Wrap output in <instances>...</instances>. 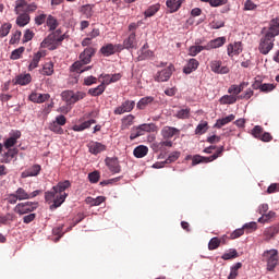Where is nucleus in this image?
I'll return each mask as SVG.
<instances>
[{"label":"nucleus","instance_id":"dca6fc26","mask_svg":"<svg viewBox=\"0 0 279 279\" xmlns=\"http://www.w3.org/2000/svg\"><path fill=\"white\" fill-rule=\"evenodd\" d=\"M137 46L136 33H129V36L123 41V47L126 49H136Z\"/></svg>","mask_w":279,"mask_h":279},{"label":"nucleus","instance_id":"3c124183","mask_svg":"<svg viewBox=\"0 0 279 279\" xmlns=\"http://www.w3.org/2000/svg\"><path fill=\"white\" fill-rule=\"evenodd\" d=\"M191 116V109L185 108V109H180V111L177 112L175 118L178 119H190Z\"/></svg>","mask_w":279,"mask_h":279},{"label":"nucleus","instance_id":"f3484780","mask_svg":"<svg viewBox=\"0 0 279 279\" xmlns=\"http://www.w3.org/2000/svg\"><path fill=\"white\" fill-rule=\"evenodd\" d=\"M228 56L233 58V56H239L243 51L242 43L235 41L233 44L228 45Z\"/></svg>","mask_w":279,"mask_h":279},{"label":"nucleus","instance_id":"c03bdc74","mask_svg":"<svg viewBox=\"0 0 279 279\" xmlns=\"http://www.w3.org/2000/svg\"><path fill=\"white\" fill-rule=\"evenodd\" d=\"M207 131H208V122L204 121L196 126L195 134H198V135L206 134Z\"/></svg>","mask_w":279,"mask_h":279},{"label":"nucleus","instance_id":"e433bc0d","mask_svg":"<svg viewBox=\"0 0 279 279\" xmlns=\"http://www.w3.org/2000/svg\"><path fill=\"white\" fill-rule=\"evenodd\" d=\"M46 24L49 27L50 32H54L58 28V20L53 15H48Z\"/></svg>","mask_w":279,"mask_h":279},{"label":"nucleus","instance_id":"ddd939ff","mask_svg":"<svg viewBox=\"0 0 279 279\" xmlns=\"http://www.w3.org/2000/svg\"><path fill=\"white\" fill-rule=\"evenodd\" d=\"M210 70L215 72V74H228L230 72L227 65H222V61H211Z\"/></svg>","mask_w":279,"mask_h":279},{"label":"nucleus","instance_id":"5701e85b","mask_svg":"<svg viewBox=\"0 0 279 279\" xmlns=\"http://www.w3.org/2000/svg\"><path fill=\"white\" fill-rule=\"evenodd\" d=\"M29 21H32V17L29 16V14L22 13V14H17L15 23L19 27H25V25H29Z\"/></svg>","mask_w":279,"mask_h":279},{"label":"nucleus","instance_id":"39448f33","mask_svg":"<svg viewBox=\"0 0 279 279\" xmlns=\"http://www.w3.org/2000/svg\"><path fill=\"white\" fill-rule=\"evenodd\" d=\"M86 97V93L84 92H73V90H64L61 93V98L68 106H73V104H77V101H82Z\"/></svg>","mask_w":279,"mask_h":279},{"label":"nucleus","instance_id":"f704fd0d","mask_svg":"<svg viewBox=\"0 0 279 279\" xmlns=\"http://www.w3.org/2000/svg\"><path fill=\"white\" fill-rule=\"evenodd\" d=\"M15 196H17L19 202H23L25 199H29V193H27V191H25V189L23 187H19L15 192H14Z\"/></svg>","mask_w":279,"mask_h":279},{"label":"nucleus","instance_id":"5fc2aeb1","mask_svg":"<svg viewBox=\"0 0 279 279\" xmlns=\"http://www.w3.org/2000/svg\"><path fill=\"white\" fill-rule=\"evenodd\" d=\"M167 8L170 9V12H177L180 9V4H177V0H167Z\"/></svg>","mask_w":279,"mask_h":279},{"label":"nucleus","instance_id":"4c0bfd02","mask_svg":"<svg viewBox=\"0 0 279 279\" xmlns=\"http://www.w3.org/2000/svg\"><path fill=\"white\" fill-rule=\"evenodd\" d=\"M239 257V253L235 248H230L228 252L223 253L221 258L223 260H232L233 258Z\"/></svg>","mask_w":279,"mask_h":279},{"label":"nucleus","instance_id":"69168bd1","mask_svg":"<svg viewBox=\"0 0 279 279\" xmlns=\"http://www.w3.org/2000/svg\"><path fill=\"white\" fill-rule=\"evenodd\" d=\"M279 233V226H272L269 229H266L265 234L270 235V238H274V235Z\"/></svg>","mask_w":279,"mask_h":279},{"label":"nucleus","instance_id":"cd10ccee","mask_svg":"<svg viewBox=\"0 0 279 279\" xmlns=\"http://www.w3.org/2000/svg\"><path fill=\"white\" fill-rule=\"evenodd\" d=\"M238 99H239V96H232V94L230 93V95L221 96V98L219 99V104L220 105H234V104H236Z\"/></svg>","mask_w":279,"mask_h":279},{"label":"nucleus","instance_id":"9b49d317","mask_svg":"<svg viewBox=\"0 0 279 279\" xmlns=\"http://www.w3.org/2000/svg\"><path fill=\"white\" fill-rule=\"evenodd\" d=\"M180 134H181V131L177 129V126L166 125L163 126V129H161V135L165 140L173 138L177 135L179 136Z\"/></svg>","mask_w":279,"mask_h":279},{"label":"nucleus","instance_id":"6ab92c4d","mask_svg":"<svg viewBox=\"0 0 279 279\" xmlns=\"http://www.w3.org/2000/svg\"><path fill=\"white\" fill-rule=\"evenodd\" d=\"M51 97L49 94H38V93H32L28 97L29 101H33V104H45Z\"/></svg>","mask_w":279,"mask_h":279},{"label":"nucleus","instance_id":"f257e3e1","mask_svg":"<svg viewBox=\"0 0 279 279\" xmlns=\"http://www.w3.org/2000/svg\"><path fill=\"white\" fill-rule=\"evenodd\" d=\"M66 189H71V181L65 180L62 182H59L57 185H54L51 191H47L45 193V199L48 202V204H52L51 208H60L62 204L66 201V197H69V194H66Z\"/></svg>","mask_w":279,"mask_h":279},{"label":"nucleus","instance_id":"8fccbe9b","mask_svg":"<svg viewBox=\"0 0 279 279\" xmlns=\"http://www.w3.org/2000/svg\"><path fill=\"white\" fill-rule=\"evenodd\" d=\"M142 136V126H133L132 132L130 134V141H135L137 137Z\"/></svg>","mask_w":279,"mask_h":279},{"label":"nucleus","instance_id":"6e6552de","mask_svg":"<svg viewBox=\"0 0 279 279\" xmlns=\"http://www.w3.org/2000/svg\"><path fill=\"white\" fill-rule=\"evenodd\" d=\"M38 208V202H24V203H19L14 207V213L16 215H29L34 213V210H37Z\"/></svg>","mask_w":279,"mask_h":279},{"label":"nucleus","instance_id":"4be33fe9","mask_svg":"<svg viewBox=\"0 0 279 279\" xmlns=\"http://www.w3.org/2000/svg\"><path fill=\"white\" fill-rule=\"evenodd\" d=\"M88 150L90 154H94L95 156H97V154H101V151H104V149H106V146H104L101 143L98 142H90L88 145Z\"/></svg>","mask_w":279,"mask_h":279},{"label":"nucleus","instance_id":"a878e982","mask_svg":"<svg viewBox=\"0 0 279 279\" xmlns=\"http://www.w3.org/2000/svg\"><path fill=\"white\" fill-rule=\"evenodd\" d=\"M107 166L113 174L121 172V166L117 158L107 159Z\"/></svg>","mask_w":279,"mask_h":279},{"label":"nucleus","instance_id":"4d7b16f0","mask_svg":"<svg viewBox=\"0 0 279 279\" xmlns=\"http://www.w3.org/2000/svg\"><path fill=\"white\" fill-rule=\"evenodd\" d=\"M180 156H181L180 151L171 153L170 156H168V159H166V161H165L166 165H169L171 162H174V161L179 160Z\"/></svg>","mask_w":279,"mask_h":279},{"label":"nucleus","instance_id":"a211bd4d","mask_svg":"<svg viewBox=\"0 0 279 279\" xmlns=\"http://www.w3.org/2000/svg\"><path fill=\"white\" fill-rule=\"evenodd\" d=\"M40 165H34L22 172L21 178H36L41 171Z\"/></svg>","mask_w":279,"mask_h":279},{"label":"nucleus","instance_id":"f03ea898","mask_svg":"<svg viewBox=\"0 0 279 279\" xmlns=\"http://www.w3.org/2000/svg\"><path fill=\"white\" fill-rule=\"evenodd\" d=\"M93 56H95V48H86L80 54V61L73 63L72 70L75 71V73H84V71L90 70V65L86 66V64H90Z\"/></svg>","mask_w":279,"mask_h":279},{"label":"nucleus","instance_id":"a19ab883","mask_svg":"<svg viewBox=\"0 0 279 279\" xmlns=\"http://www.w3.org/2000/svg\"><path fill=\"white\" fill-rule=\"evenodd\" d=\"M134 119H135V116L133 114L125 116L122 119V129H129L131 125H133Z\"/></svg>","mask_w":279,"mask_h":279},{"label":"nucleus","instance_id":"2eb2a0df","mask_svg":"<svg viewBox=\"0 0 279 279\" xmlns=\"http://www.w3.org/2000/svg\"><path fill=\"white\" fill-rule=\"evenodd\" d=\"M268 32L271 36L272 43H275L276 36L279 35V16L270 20Z\"/></svg>","mask_w":279,"mask_h":279},{"label":"nucleus","instance_id":"37998d69","mask_svg":"<svg viewBox=\"0 0 279 279\" xmlns=\"http://www.w3.org/2000/svg\"><path fill=\"white\" fill-rule=\"evenodd\" d=\"M122 78V75L121 73H113L112 75H106V84L109 85V84H113L118 81H121Z\"/></svg>","mask_w":279,"mask_h":279},{"label":"nucleus","instance_id":"f8f14e48","mask_svg":"<svg viewBox=\"0 0 279 279\" xmlns=\"http://www.w3.org/2000/svg\"><path fill=\"white\" fill-rule=\"evenodd\" d=\"M40 47L43 49H49V51H56V49H58V47H60L58 45V43L56 41V39L53 38V35H48L40 44Z\"/></svg>","mask_w":279,"mask_h":279},{"label":"nucleus","instance_id":"ea45409f","mask_svg":"<svg viewBox=\"0 0 279 279\" xmlns=\"http://www.w3.org/2000/svg\"><path fill=\"white\" fill-rule=\"evenodd\" d=\"M158 11H160V4L149 5L145 11V17H153Z\"/></svg>","mask_w":279,"mask_h":279},{"label":"nucleus","instance_id":"9d476101","mask_svg":"<svg viewBox=\"0 0 279 279\" xmlns=\"http://www.w3.org/2000/svg\"><path fill=\"white\" fill-rule=\"evenodd\" d=\"M173 72H174V65L172 63H170V65H168V68L157 72L155 74L154 78L156 82H167V81H169V78L171 77Z\"/></svg>","mask_w":279,"mask_h":279},{"label":"nucleus","instance_id":"b1692460","mask_svg":"<svg viewBox=\"0 0 279 279\" xmlns=\"http://www.w3.org/2000/svg\"><path fill=\"white\" fill-rule=\"evenodd\" d=\"M199 68V62L197 59H190L186 65L183 69L184 74H192L193 71Z\"/></svg>","mask_w":279,"mask_h":279},{"label":"nucleus","instance_id":"79ce46f5","mask_svg":"<svg viewBox=\"0 0 279 279\" xmlns=\"http://www.w3.org/2000/svg\"><path fill=\"white\" fill-rule=\"evenodd\" d=\"M121 49H123V48L120 45H111V44L107 45L106 46V54L107 56L114 54L116 52L121 51Z\"/></svg>","mask_w":279,"mask_h":279},{"label":"nucleus","instance_id":"6e6d98bb","mask_svg":"<svg viewBox=\"0 0 279 279\" xmlns=\"http://www.w3.org/2000/svg\"><path fill=\"white\" fill-rule=\"evenodd\" d=\"M21 36H23V33L21 31H16L9 41L10 45H17V43L21 40Z\"/></svg>","mask_w":279,"mask_h":279},{"label":"nucleus","instance_id":"2f4dec72","mask_svg":"<svg viewBox=\"0 0 279 279\" xmlns=\"http://www.w3.org/2000/svg\"><path fill=\"white\" fill-rule=\"evenodd\" d=\"M234 119H235L234 114H229L226 118L218 119L217 123L215 124V128L221 129V128H223V125L229 124V122L234 121Z\"/></svg>","mask_w":279,"mask_h":279},{"label":"nucleus","instance_id":"1a4fd4ad","mask_svg":"<svg viewBox=\"0 0 279 279\" xmlns=\"http://www.w3.org/2000/svg\"><path fill=\"white\" fill-rule=\"evenodd\" d=\"M253 137L258 138V141L262 142H271L272 135L269 132H264V129L262 125H255L251 132Z\"/></svg>","mask_w":279,"mask_h":279},{"label":"nucleus","instance_id":"a18cd8bd","mask_svg":"<svg viewBox=\"0 0 279 279\" xmlns=\"http://www.w3.org/2000/svg\"><path fill=\"white\" fill-rule=\"evenodd\" d=\"M49 131L54 132V134H64L62 126L54 121L49 124Z\"/></svg>","mask_w":279,"mask_h":279},{"label":"nucleus","instance_id":"c756f323","mask_svg":"<svg viewBox=\"0 0 279 279\" xmlns=\"http://www.w3.org/2000/svg\"><path fill=\"white\" fill-rule=\"evenodd\" d=\"M148 151H149L148 146L138 145L136 146V148H134L133 154L136 158H144V156H147Z\"/></svg>","mask_w":279,"mask_h":279},{"label":"nucleus","instance_id":"49530a36","mask_svg":"<svg viewBox=\"0 0 279 279\" xmlns=\"http://www.w3.org/2000/svg\"><path fill=\"white\" fill-rule=\"evenodd\" d=\"M10 29H12V25L10 23H4L0 27V38H5L8 34H10Z\"/></svg>","mask_w":279,"mask_h":279},{"label":"nucleus","instance_id":"0eeeda50","mask_svg":"<svg viewBox=\"0 0 279 279\" xmlns=\"http://www.w3.org/2000/svg\"><path fill=\"white\" fill-rule=\"evenodd\" d=\"M225 151V146H220L211 156L194 155L192 158V166L199 165L201 162H213L219 158Z\"/></svg>","mask_w":279,"mask_h":279},{"label":"nucleus","instance_id":"7c9ffc66","mask_svg":"<svg viewBox=\"0 0 279 279\" xmlns=\"http://www.w3.org/2000/svg\"><path fill=\"white\" fill-rule=\"evenodd\" d=\"M154 96H145L144 98H141L140 101L136 105L137 109H146L147 106L151 105L154 101Z\"/></svg>","mask_w":279,"mask_h":279},{"label":"nucleus","instance_id":"473e14b6","mask_svg":"<svg viewBox=\"0 0 279 279\" xmlns=\"http://www.w3.org/2000/svg\"><path fill=\"white\" fill-rule=\"evenodd\" d=\"M221 241L226 242V235H223V238H221V239H219V238L210 239V241L208 243L209 251H216V248L219 247Z\"/></svg>","mask_w":279,"mask_h":279},{"label":"nucleus","instance_id":"412c9836","mask_svg":"<svg viewBox=\"0 0 279 279\" xmlns=\"http://www.w3.org/2000/svg\"><path fill=\"white\" fill-rule=\"evenodd\" d=\"M227 39L225 36H220L219 38L211 39L207 45L205 46V49H216L220 48V46L226 45Z\"/></svg>","mask_w":279,"mask_h":279},{"label":"nucleus","instance_id":"aec40b11","mask_svg":"<svg viewBox=\"0 0 279 279\" xmlns=\"http://www.w3.org/2000/svg\"><path fill=\"white\" fill-rule=\"evenodd\" d=\"M245 87H248V82H242L240 85H231L228 88V93L233 97H239L240 93L243 92Z\"/></svg>","mask_w":279,"mask_h":279},{"label":"nucleus","instance_id":"4468645a","mask_svg":"<svg viewBox=\"0 0 279 279\" xmlns=\"http://www.w3.org/2000/svg\"><path fill=\"white\" fill-rule=\"evenodd\" d=\"M136 106L135 101L126 100L122 102L117 109H114V114H124L125 112L133 111L134 107Z\"/></svg>","mask_w":279,"mask_h":279},{"label":"nucleus","instance_id":"09e8293b","mask_svg":"<svg viewBox=\"0 0 279 279\" xmlns=\"http://www.w3.org/2000/svg\"><path fill=\"white\" fill-rule=\"evenodd\" d=\"M204 49H206V46H199V45L191 46L189 49V54L197 56L199 54V52L204 51Z\"/></svg>","mask_w":279,"mask_h":279},{"label":"nucleus","instance_id":"864d4df0","mask_svg":"<svg viewBox=\"0 0 279 279\" xmlns=\"http://www.w3.org/2000/svg\"><path fill=\"white\" fill-rule=\"evenodd\" d=\"M82 14H84L85 19H90L93 16V5L86 4L81 9Z\"/></svg>","mask_w":279,"mask_h":279},{"label":"nucleus","instance_id":"58836bf2","mask_svg":"<svg viewBox=\"0 0 279 279\" xmlns=\"http://www.w3.org/2000/svg\"><path fill=\"white\" fill-rule=\"evenodd\" d=\"M41 75H53V62H47L44 64L43 70L40 71Z\"/></svg>","mask_w":279,"mask_h":279},{"label":"nucleus","instance_id":"603ef678","mask_svg":"<svg viewBox=\"0 0 279 279\" xmlns=\"http://www.w3.org/2000/svg\"><path fill=\"white\" fill-rule=\"evenodd\" d=\"M202 2H208L211 8H220L221 5H226L228 0H202Z\"/></svg>","mask_w":279,"mask_h":279},{"label":"nucleus","instance_id":"680f3d73","mask_svg":"<svg viewBox=\"0 0 279 279\" xmlns=\"http://www.w3.org/2000/svg\"><path fill=\"white\" fill-rule=\"evenodd\" d=\"M88 180L92 184H97L99 182V172L94 171L88 174Z\"/></svg>","mask_w":279,"mask_h":279},{"label":"nucleus","instance_id":"c85d7f7f","mask_svg":"<svg viewBox=\"0 0 279 279\" xmlns=\"http://www.w3.org/2000/svg\"><path fill=\"white\" fill-rule=\"evenodd\" d=\"M90 125H95V120L90 119L81 124H76L72 128V130L74 132H84V130H88V128H90Z\"/></svg>","mask_w":279,"mask_h":279},{"label":"nucleus","instance_id":"c9c22d12","mask_svg":"<svg viewBox=\"0 0 279 279\" xmlns=\"http://www.w3.org/2000/svg\"><path fill=\"white\" fill-rule=\"evenodd\" d=\"M106 90V85L100 84L96 88H89L88 94L92 95V97H99Z\"/></svg>","mask_w":279,"mask_h":279},{"label":"nucleus","instance_id":"e2e57ef3","mask_svg":"<svg viewBox=\"0 0 279 279\" xmlns=\"http://www.w3.org/2000/svg\"><path fill=\"white\" fill-rule=\"evenodd\" d=\"M255 9H257V4L252 0H246L244 2V11H255Z\"/></svg>","mask_w":279,"mask_h":279},{"label":"nucleus","instance_id":"bb28decb","mask_svg":"<svg viewBox=\"0 0 279 279\" xmlns=\"http://www.w3.org/2000/svg\"><path fill=\"white\" fill-rule=\"evenodd\" d=\"M45 52L43 51H38L37 53L34 54L33 60L31 61L29 65H28V70L29 71H34V69H37L40 59L44 58Z\"/></svg>","mask_w":279,"mask_h":279},{"label":"nucleus","instance_id":"423d86ee","mask_svg":"<svg viewBox=\"0 0 279 279\" xmlns=\"http://www.w3.org/2000/svg\"><path fill=\"white\" fill-rule=\"evenodd\" d=\"M274 46H275V43L272 39V35L268 31L267 33H265L264 36H262L259 40V46H258L259 52L266 56L271 51Z\"/></svg>","mask_w":279,"mask_h":279},{"label":"nucleus","instance_id":"13d9d810","mask_svg":"<svg viewBox=\"0 0 279 279\" xmlns=\"http://www.w3.org/2000/svg\"><path fill=\"white\" fill-rule=\"evenodd\" d=\"M275 88H276V85H274L272 83H262L260 92L270 93L275 90Z\"/></svg>","mask_w":279,"mask_h":279},{"label":"nucleus","instance_id":"de8ad7c7","mask_svg":"<svg viewBox=\"0 0 279 279\" xmlns=\"http://www.w3.org/2000/svg\"><path fill=\"white\" fill-rule=\"evenodd\" d=\"M23 53H25V47H20V48H17V49H15V50H13L12 52H11V60H19V59H21V56H23Z\"/></svg>","mask_w":279,"mask_h":279},{"label":"nucleus","instance_id":"052dcab7","mask_svg":"<svg viewBox=\"0 0 279 279\" xmlns=\"http://www.w3.org/2000/svg\"><path fill=\"white\" fill-rule=\"evenodd\" d=\"M244 232H245V228L243 226V228L235 229L233 232H231L230 239H239L241 238V235L244 234Z\"/></svg>","mask_w":279,"mask_h":279},{"label":"nucleus","instance_id":"338daca9","mask_svg":"<svg viewBox=\"0 0 279 279\" xmlns=\"http://www.w3.org/2000/svg\"><path fill=\"white\" fill-rule=\"evenodd\" d=\"M245 229L248 232L256 231L257 230V222H255V221L246 222V225H244V231H245Z\"/></svg>","mask_w":279,"mask_h":279},{"label":"nucleus","instance_id":"774afa93","mask_svg":"<svg viewBox=\"0 0 279 279\" xmlns=\"http://www.w3.org/2000/svg\"><path fill=\"white\" fill-rule=\"evenodd\" d=\"M47 21V14H40L35 17L36 25H43Z\"/></svg>","mask_w":279,"mask_h":279},{"label":"nucleus","instance_id":"393cba45","mask_svg":"<svg viewBox=\"0 0 279 279\" xmlns=\"http://www.w3.org/2000/svg\"><path fill=\"white\" fill-rule=\"evenodd\" d=\"M32 83V74H20L15 77V84L20 86H27Z\"/></svg>","mask_w":279,"mask_h":279},{"label":"nucleus","instance_id":"20e7f679","mask_svg":"<svg viewBox=\"0 0 279 279\" xmlns=\"http://www.w3.org/2000/svg\"><path fill=\"white\" fill-rule=\"evenodd\" d=\"M38 10V4L36 2L28 3L27 0H16L14 12L15 14H32Z\"/></svg>","mask_w":279,"mask_h":279},{"label":"nucleus","instance_id":"72a5a7b5","mask_svg":"<svg viewBox=\"0 0 279 279\" xmlns=\"http://www.w3.org/2000/svg\"><path fill=\"white\" fill-rule=\"evenodd\" d=\"M50 36H53L54 41L57 43V45L60 46V43H62L64 40V38H66L65 34H62V29H57L53 31L51 34H49Z\"/></svg>","mask_w":279,"mask_h":279},{"label":"nucleus","instance_id":"7ed1b4c3","mask_svg":"<svg viewBox=\"0 0 279 279\" xmlns=\"http://www.w3.org/2000/svg\"><path fill=\"white\" fill-rule=\"evenodd\" d=\"M263 257L266 260V269L268 271H275L276 267L279 265V253L278 250L271 248V250H266L263 253Z\"/></svg>","mask_w":279,"mask_h":279},{"label":"nucleus","instance_id":"bf43d9fd","mask_svg":"<svg viewBox=\"0 0 279 279\" xmlns=\"http://www.w3.org/2000/svg\"><path fill=\"white\" fill-rule=\"evenodd\" d=\"M156 131L155 124H141L142 135H145V132H154Z\"/></svg>","mask_w":279,"mask_h":279},{"label":"nucleus","instance_id":"0e129e2a","mask_svg":"<svg viewBox=\"0 0 279 279\" xmlns=\"http://www.w3.org/2000/svg\"><path fill=\"white\" fill-rule=\"evenodd\" d=\"M35 34L32 29H26L23 36V43H29L34 38Z\"/></svg>","mask_w":279,"mask_h":279}]
</instances>
